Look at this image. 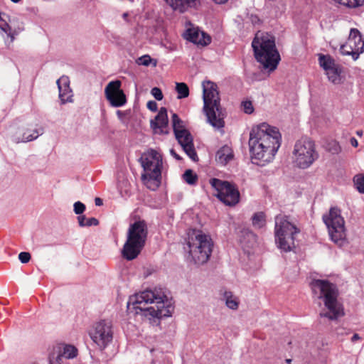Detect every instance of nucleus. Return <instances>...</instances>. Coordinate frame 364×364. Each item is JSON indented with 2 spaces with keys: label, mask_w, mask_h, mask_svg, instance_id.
<instances>
[{
  "label": "nucleus",
  "mask_w": 364,
  "mask_h": 364,
  "mask_svg": "<svg viewBox=\"0 0 364 364\" xmlns=\"http://www.w3.org/2000/svg\"><path fill=\"white\" fill-rule=\"evenodd\" d=\"M234 154L232 149L228 146L221 147L216 153L215 160L221 165H226L233 159Z\"/></svg>",
  "instance_id": "23"
},
{
  "label": "nucleus",
  "mask_w": 364,
  "mask_h": 364,
  "mask_svg": "<svg viewBox=\"0 0 364 364\" xmlns=\"http://www.w3.org/2000/svg\"><path fill=\"white\" fill-rule=\"evenodd\" d=\"M216 4H224L228 0H213Z\"/></svg>",
  "instance_id": "48"
},
{
  "label": "nucleus",
  "mask_w": 364,
  "mask_h": 364,
  "mask_svg": "<svg viewBox=\"0 0 364 364\" xmlns=\"http://www.w3.org/2000/svg\"><path fill=\"white\" fill-rule=\"evenodd\" d=\"M151 125L155 133H166L164 130L168 125L167 110L165 107H161L156 116L154 120L151 122Z\"/></svg>",
  "instance_id": "20"
},
{
  "label": "nucleus",
  "mask_w": 364,
  "mask_h": 364,
  "mask_svg": "<svg viewBox=\"0 0 364 364\" xmlns=\"http://www.w3.org/2000/svg\"><path fill=\"white\" fill-rule=\"evenodd\" d=\"M202 86L203 111L208 122L215 128H223L225 126V114L220 106L218 85L212 81L207 80L203 82Z\"/></svg>",
  "instance_id": "6"
},
{
  "label": "nucleus",
  "mask_w": 364,
  "mask_h": 364,
  "mask_svg": "<svg viewBox=\"0 0 364 364\" xmlns=\"http://www.w3.org/2000/svg\"><path fill=\"white\" fill-rule=\"evenodd\" d=\"M43 133V128L42 127L29 126L24 130L17 132L13 136V139L16 143L28 142L37 139Z\"/></svg>",
  "instance_id": "18"
},
{
  "label": "nucleus",
  "mask_w": 364,
  "mask_h": 364,
  "mask_svg": "<svg viewBox=\"0 0 364 364\" xmlns=\"http://www.w3.org/2000/svg\"><path fill=\"white\" fill-rule=\"evenodd\" d=\"M151 95L154 97V98L157 100H161L163 99V93L159 87H154L151 90Z\"/></svg>",
  "instance_id": "41"
},
{
  "label": "nucleus",
  "mask_w": 364,
  "mask_h": 364,
  "mask_svg": "<svg viewBox=\"0 0 364 364\" xmlns=\"http://www.w3.org/2000/svg\"><path fill=\"white\" fill-rule=\"evenodd\" d=\"M146 223L144 220H141L136 215H132L130 217V225L129 228H146Z\"/></svg>",
  "instance_id": "32"
},
{
  "label": "nucleus",
  "mask_w": 364,
  "mask_h": 364,
  "mask_svg": "<svg viewBox=\"0 0 364 364\" xmlns=\"http://www.w3.org/2000/svg\"><path fill=\"white\" fill-rule=\"evenodd\" d=\"M254 226L263 227L265 225V215L262 212L255 213L252 217Z\"/></svg>",
  "instance_id": "33"
},
{
  "label": "nucleus",
  "mask_w": 364,
  "mask_h": 364,
  "mask_svg": "<svg viewBox=\"0 0 364 364\" xmlns=\"http://www.w3.org/2000/svg\"><path fill=\"white\" fill-rule=\"evenodd\" d=\"M183 180L190 185H194L198 180L197 175L191 169H188L183 174Z\"/></svg>",
  "instance_id": "31"
},
{
  "label": "nucleus",
  "mask_w": 364,
  "mask_h": 364,
  "mask_svg": "<svg viewBox=\"0 0 364 364\" xmlns=\"http://www.w3.org/2000/svg\"><path fill=\"white\" fill-rule=\"evenodd\" d=\"M318 63L324 70L328 80L333 84H339L341 81V70L339 65L336 64L335 60L329 55H318Z\"/></svg>",
  "instance_id": "14"
},
{
  "label": "nucleus",
  "mask_w": 364,
  "mask_h": 364,
  "mask_svg": "<svg viewBox=\"0 0 364 364\" xmlns=\"http://www.w3.org/2000/svg\"><path fill=\"white\" fill-rule=\"evenodd\" d=\"M59 90V97L62 103L70 102L73 101V92L70 88V80L68 77L62 76L57 80Z\"/></svg>",
  "instance_id": "19"
},
{
  "label": "nucleus",
  "mask_w": 364,
  "mask_h": 364,
  "mask_svg": "<svg viewBox=\"0 0 364 364\" xmlns=\"http://www.w3.org/2000/svg\"><path fill=\"white\" fill-rule=\"evenodd\" d=\"M73 207L74 212L77 215H80L85 210V205L80 201L75 202Z\"/></svg>",
  "instance_id": "40"
},
{
  "label": "nucleus",
  "mask_w": 364,
  "mask_h": 364,
  "mask_svg": "<svg viewBox=\"0 0 364 364\" xmlns=\"http://www.w3.org/2000/svg\"><path fill=\"white\" fill-rule=\"evenodd\" d=\"M313 296L321 300L326 311H321L320 317L327 318L331 321L337 320L340 316L338 307V291L336 286L326 279H314L310 283Z\"/></svg>",
  "instance_id": "2"
},
{
  "label": "nucleus",
  "mask_w": 364,
  "mask_h": 364,
  "mask_svg": "<svg viewBox=\"0 0 364 364\" xmlns=\"http://www.w3.org/2000/svg\"><path fill=\"white\" fill-rule=\"evenodd\" d=\"M173 131L176 137L183 148L185 153L194 161L198 160V156L196 152L193 137L187 129L183 127V122L178 116L173 113L171 117Z\"/></svg>",
  "instance_id": "10"
},
{
  "label": "nucleus",
  "mask_w": 364,
  "mask_h": 364,
  "mask_svg": "<svg viewBox=\"0 0 364 364\" xmlns=\"http://www.w3.org/2000/svg\"><path fill=\"white\" fill-rule=\"evenodd\" d=\"M362 133H363V132H362V131H358V132H357V134H358V135H359L360 136H362Z\"/></svg>",
  "instance_id": "51"
},
{
  "label": "nucleus",
  "mask_w": 364,
  "mask_h": 364,
  "mask_svg": "<svg viewBox=\"0 0 364 364\" xmlns=\"http://www.w3.org/2000/svg\"><path fill=\"white\" fill-rule=\"evenodd\" d=\"M176 90L178 93V99L186 98L189 95V88L184 82H176Z\"/></svg>",
  "instance_id": "28"
},
{
  "label": "nucleus",
  "mask_w": 364,
  "mask_h": 364,
  "mask_svg": "<svg viewBox=\"0 0 364 364\" xmlns=\"http://www.w3.org/2000/svg\"><path fill=\"white\" fill-rule=\"evenodd\" d=\"M341 0H330V2L334 3L335 4H341Z\"/></svg>",
  "instance_id": "49"
},
{
  "label": "nucleus",
  "mask_w": 364,
  "mask_h": 364,
  "mask_svg": "<svg viewBox=\"0 0 364 364\" xmlns=\"http://www.w3.org/2000/svg\"><path fill=\"white\" fill-rule=\"evenodd\" d=\"M31 254L27 252H21L18 255V259L21 261V262L25 264L28 263L31 259Z\"/></svg>",
  "instance_id": "42"
},
{
  "label": "nucleus",
  "mask_w": 364,
  "mask_h": 364,
  "mask_svg": "<svg viewBox=\"0 0 364 364\" xmlns=\"http://www.w3.org/2000/svg\"><path fill=\"white\" fill-rule=\"evenodd\" d=\"M184 38L194 44L201 46H205L211 42L210 36L192 25L186 29Z\"/></svg>",
  "instance_id": "17"
},
{
  "label": "nucleus",
  "mask_w": 364,
  "mask_h": 364,
  "mask_svg": "<svg viewBox=\"0 0 364 364\" xmlns=\"http://www.w3.org/2000/svg\"><path fill=\"white\" fill-rule=\"evenodd\" d=\"M345 5L350 8H356L364 5V0H346Z\"/></svg>",
  "instance_id": "36"
},
{
  "label": "nucleus",
  "mask_w": 364,
  "mask_h": 364,
  "mask_svg": "<svg viewBox=\"0 0 364 364\" xmlns=\"http://www.w3.org/2000/svg\"><path fill=\"white\" fill-rule=\"evenodd\" d=\"M78 223L80 226H97L99 221L95 218H86L84 215L77 217Z\"/></svg>",
  "instance_id": "29"
},
{
  "label": "nucleus",
  "mask_w": 364,
  "mask_h": 364,
  "mask_svg": "<svg viewBox=\"0 0 364 364\" xmlns=\"http://www.w3.org/2000/svg\"><path fill=\"white\" fill-rule=\"evenodd\" d=\"M352 342H355L358 340H360V337L358 333H354L353 336L350 338Z\"/></svg>",
  "instance_id": "46"
},
{
  "label": "nucleus",
  "mask_w": 364,
  "mask_h": 364,
  "mask_svg": "<svg viewBox=\"0 0 364 364\" xmlns=\"http://www.w3.org/2000/svg\"><path fill=\"white\" fill-rule=\"evenodd\" d=\"M364 41L358 29L351 28L349 36L343 44V55H351L354 60H357L359 55L363 53Z\"/></svg>",
  "instance_id": "13"
},
{
  "label": "nucleus",
  "mask_w": 364,
  "mask_h": 364,
  "mask_svg": "<svg viewBox=\"0 0 364 364\" xmlns=\"http://www.w3.org/2000/svg\"><path fill=\"white\" fill-rule=\"evenodd\" d=\"M210 184L215 189L216 196L225 205L232 206L239 202L240 193L234 184L218 178H211Z\"/></svg>",
  "instance_id": "11"
},
{
  "label": "nucleus",
  "mask_w": 364,
  "mask_h": 364,
  "mask_svg": "<svg viewBox=\"0 0 364 364\" xmlns=\"http://www.w3.org/2000/svg\"><path fill=\"white\" fill-rule=\"evenodd\" d=\"M224 296L225 299V304L228 308L234 310L238 308V299L232 295V292L226 291Z\"/></svg>",
  "instance_id": "27"
},
{
  "label": "nucleus",
  "mask_w": 364,
  "mask_h": 364,
  "mask_svg": "<svg viewBox=\"0 0 364 364\" xmlns=\"http://www.w3.org/2000/svg\"><path fill=\"white\" fill-rule=\"evenodd\" d=\"M95 203L97 206H100L102 205V200L100 198H96L95 199Z\"/></svg>",
  "instance_id": "47"
},
{
  "label": "nucleus",
  "mask_w": 364,
  "mask_h": 364,
  "mask_svg": "<svg viewBox=\"0 0 364 364\" xmlns=\"http://www.w3.org/2000/svg\"><path fill=\"white\" fill-rule=\"evenodd\" d=\"M275 228H296L289 217L284 215H279L275 218Z\"/></svg>",
  "instance_id": "26"
},
{
  "label": "nucleus",
  "mask_w": 364,
  "mask_h": 364,
  "mask_svg": "<svg viewBox=\"0 0 364 364\" xmlns=\"http://www.w3.org/2000/svg\"><path fill=\"white\" fill-rule=\"evenodd\" d=\"M136 310L147 311L153 317L167 316L164 309L168 304V297L161 288L146 289L130 298Z\"/></svg>",
  "instance_id": "4"
},
{
  "label": "nucleus",
  "mask_w": 364,
  "mask_h": 364,
  "mask_svg": "<svg viewBox=\"0 0 364 364\" xmlns=\"http://www.w3.org/2000/svg\"><path fill=\"white\" fill-rule=\"evenodd\" d=\"M174 10L183 12L187 8L196 6L198 0H165Z\"/></svg>",
  "instance_id": "24"
},
{
  "label": "nucleus",
  "mask_w": 364,
  "mask_h": 364,
  "mask_svg": "<svg viewBox=\"0 0 364 364\" xmlns=\"http://www.w3.org/2000/svg\"><path fill=\"white\" fill-rule=\"evenodd\" d=\"M255 56L263 69L269 73L274 71L280 61L274 38L267 33L258 32L252 43Z\"/></svg>",
  "instance_id": "3"
},
{
  "label": "nucleus",
  "mask_w": 364,
  "mask_h": 364,
  "mask_svg": "<svg viewBox=\"0 0 364 364\" xmlns=\"http://www.w3.org/2000/svg\"><path fill=\"white\" fill-rule=\"evenodd\" d=\"M127 16H128V14L127 13H124L123 14V18L124 20L127 21Z\"/></svg>",
  "instance_id": "50"
},
{
  "label": "nucleus",
  "mask_w": 364,
  "mask_h": 364,
  "mask_svg": "<svg viewBox=\"0 0 364 364\" xmlns=\"http://www.w3.org/2000/svg\"><path fill=\"white\" fill-rule=\"evenodd\" d=\"M256 239L257 236L250 229H242L240 231L239 242L244 250L252 247L256 243Z\"/></svg>",
  "instance_id": "22"
},
{
  "label": "nucleus",
  "mask_w": 364,
  "mask_h": 364,
  "mask_svg": "<svg viewBox=\"0 0 364 364\" xmlns=\"http://www.w3.org/2000/svg\"><path fill=\"white\" fill-rule=\"evenodd\" d=\"M143 168L141 181L149 189L154 191L161 184L163 170L162 154L153 149L144 151L139 159Z\"/></svg>",
  "instance_id": "5"
},
{
  "label": "nucleus",
  "mask_w": 364,
  "mask_h": 364,
  "mask_svg": "<svg viewBox=\"0 0 364 364\" xmlns=\"http://www.w3.org/2000/svg\"><path fill=\"white\" fill-rule=\"evenodd\" d=\"M281 143L282 135L276 127L264 122L253 127L249 139L252 163L264 166L272 161Z\"/></svg>",
  "instance_id": "1"
},
{
  "label": "nucleus",
  "mask_w": 364,
  "mask_h": 364,
  "mask_svg": "<svg viewBox=\"0 0 364 364\" xmlns=\"http://www.w3.org/2000/svg\"><path fill=\"white\" fill-rule=\"evenodd\" d=\"M350 143L355 148H356L358 146V140L354 137H351L350 139Z\"/></svg>",
  "instance_id": "44"
},
{
  "label": "nucleus",
  "mask_w": 364,
  "mask_h": 364,
  "mask_svg": "<svg viewBox=\"0 0 364 364\" xmlns=\"http://www.w3.org/2000/svg\"><path fill=\"white\" fill-rule=\"evenodd\" d=\"M147 235V229H129L122 257L129 261L136 258L145 245Z\"/></svg>",
  "instance_id": "9"
},
{
  "label": "nucleus",
  "mask_w": 364,
  "mask_h": 364,
  "mask_svg": "<svg viewBox=\"0 0 364 364\" xmlns=\"http://www.w3.org/2000/svg\"><path fill=\"white\" fill-rule=\"evenodd\" d=\"M323 220L327 228H341V210L338 208H331L329 213L323 216Z\"/></svg>",
  "instance_id": "21"
},
{
  "label": "nucleus",
  "mask_w": 364,
  "mask_h": 364,
  "mask_svg": "<svg viewBox=\"0 0 364 364\" xmlns=\"http://www.w3.org/2000/svg\"><path fill=\"white\" fill-rule=\"evenodd\" d=\"M146 107L149 109L153 112H156L157 110V103L155 101H149L147 102Z\"/></svg>",
  "instance_id": "43"
},
{
  "label": "nucleus",
  "mask_w": 364,
  "mask_h": 364,
  "mask_svg": "<svg viewBox=\"0 0 364 364\" xmlns=\"http://www.w3.org/2000/svg\"><path fill=\"white\" fill-rule=\"evenodd\" d=\"M151 60H152V59L151 58V57L149 55H143V56L139 58L136 60V63L139 65L148 66L151 63Z\"/></svg>",
  "instance_id": "39"
},
{
  "label": "nucleus",
  "mask_w": 364,
  "mask_h": 364,
  "mask_svg": "<svg viewBox=\"0 0 364 364\" xmlns=\"http://www.w3.org/2000/svg\"><path fill=\"white\" fill-rule=\"evenodd\" d=\"M328 235L332 241L339 247L341 246V232L339 231V229H328Z\"/></svg>",
  "instance_id": "34"
},
{
  "label": "nucleus",
  "mask_w": 364,
  "mask_h": 364,
  "mask_svg": "<svg viewBox=\"0 0 364 364\" xmlns=\"http://www.w3.org/2000/svg\"><path fill=\"white\" fill-rule=\"evenodd\" d=\"M121 82L119 80L112 81L107 84L105 92L107 100L114 107L123 106L126 103V96L120 89Z\"/></svg>",
  "instance_id": "15"
},
{
  "label": "nucleus",
  "mask_w": 364,
  "mask_h": 364,
  "mask_svg": "<svg viewBox=\"0 0 364 364\" xmlns=\"http://www.w3.org/2000/svg\"><path fill=\"white\" fill-rule=\"evenodd\" d=\"M63 358L58 352L56 355L53 353L49 356V364H62Z\"/></svg>",
  "instance_id": "37"
},
{
  "label": "nucleus",
  "mask_w": 364,
  "mask_h": 364,
  "mask_svg": "<svg viewBox=\"0 0 364 364\" xmlns=\"http://www.w3.org/2000/svg\"><path fill=\"white\" fill-rule=\"evenodd\" d=\"M242 107L243 111L246 114H252L254 111V107L252 102L250 101H244L242 102Z\"/></svg>",
  "instance_id": "38"
},
{
  "label": "nucleus",
  "mask_w": 364,
  "mask_h": 364,
  "mask_svg": "<svg viewBox=\"0 0 364 364\" xmlns=\"http://www.w3.org/2000/svg\"><path fill=\"white\" fill-rule=\"evenodd\" d=\"M277 229L275 232V242L277 247L281 250L287 252H290L294 247V235L299 232V229Z\"/></svg>",
  "instance_id": "16"
},
{
  "label": "nucleus",
  "mask_w": 364,
  "mask_h": 364,
  "mask_svg": "<svg viewBox=\"0 0 364 364\" xmlns=\"http://www.w3.org/2000/svg\"><path fill=\"white\" fill-rule=\"evenodd\" d=\"M170 153L171 156H173L176 159L181 160L180 156L176 152V151L173 149H171L170 150Z\"/></svg>",
  "instance_id": "45"
},
{
  "label": "nucleus",
  "mask_w": 364,
  "mask_h": 364,
  "mask_svg": "<svg viewBox=\"0 0 364 364\" xmlns=\"http://www.w3.org/2000/svg\"><path fill=\"white\" fill-rule=\"evenodd\" d=\"M318 156L316 144L311 139L301 138L295 142L291 156L294 166L301 169L308 168Z\"/></svg>",
  "instance_id": "8"
},
{
  "label": "nucleus",
  "mask_w": 364,
  "mask_h": 364,
  "mask_svg": "<svg viewBox=\"0 0 364 364\" xmlns=\"http://www.w3.org/2000/svg\"><path fill=\"white\" fill-rule=\"evenodd\" d=\"M90 336L101 350L105 348L113 338L110 323L106 321L97 323L90 331Z\"/></svg>",
  "instance_id": "12"
},
{
  "label": "nucleus",
  "mask_w": 364,
  "mask_h": 364,
  "mask_svg": "<svg viewBox=\"0 0 364 364\" xmlns=\"http://www.w3.org/2000/svg\"><path fill=\"white\" fill-rule=\"evenodd\" d=\"M185 240L188 246V253L196 264L206 263L211 255L213 242L208 234L201 229H187Z\"/></svg>",
  "instance_id": "7"
},
{
  "label": "nucleus",
  "mask_w": 364,
  "mask_h": 364,
  "mask_svg": "<svg viewBox=\"0 0 364 364\" xmlns=\"http://www.w3.org/2000/svg\"><path fill=\"white\" fill-rule=\"evenodd\" d=\"M58 353L63 358L66 359H72L77 356V349L72 345H63L58 346Z\"/></svg>",
  "instance_id": "25"
},
{
  "label": "nucleus",
  "mask_w": 364,
  "mask_h": 364,
  "mask_svg": "<svg viewBox=\"0 0 364 364\" xmlns=\"http://www.w3.org/2000/svg\"><path fill=\"white\" fill-rule=\"evenodd\" d=\"M325 149L332 154H338L341 149L339 143L333 139H331L324 144Z\"/></svg>",
  "instance_id": "30"
},
{
  "label": "nucleus",
  "mask_w": 364,
  "mask_h": 364,
  "mask_svg": "<svg viewBox=\"0 0 364 364\" xmlns=\"http://www.w3.org/2000/svg\"><path fill=\"white\" fill-rule=\"evenodd\" d=\"M354 183L360 193H364V175H357L354 177Z\"/></svg>",
  "instance_id": "35"
},
{
  "label": "nucleus",
  "mask_w": 364,
  "mask_h": 364,
  "mask_svg": "<svg viewBox=\"0 0 364 364\" xmlns=\"http://www.w3.org/2000/svg\"><path fill=\"white\" fill-rule=\"evenodd\" d=\"M11 1L14 2V3H18V1H20L21 0H11Z\"/></svg>",
  "instance_id": "52"
}]
</instances>
